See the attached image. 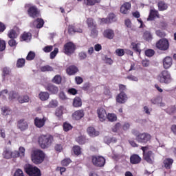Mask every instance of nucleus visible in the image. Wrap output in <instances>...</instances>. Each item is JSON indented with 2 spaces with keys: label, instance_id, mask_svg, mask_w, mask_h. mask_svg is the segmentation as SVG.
I'll list each match as a JSON object with an SVG mask.
<instances>
[{
  "label": "nucleus",
  "instance_id": "nucleus-10",
  "mask_svg": "<svg viewBox=\"0 0 176 176\" xmlns=\"http://www.w3.org/2000/svg\"><path fill=\"white\" fill-rule=\"evenodd\" d=\"M47 120V118L46 117H43V118L36 117L34 119V125L36 126V127H38V129H42V127L45 126Z\"/></svg>",
  "mask_w": 176,
  "mask_h": 176
},
{
  "label": "nucleus",
  "instance_id": "nucleus-34",
  "mask_svg": "<svg viewBox=\"0 0 176 176\" xmlns=\"http://www.w3.org/2000/svg\"><path fill=\"white\" fill-rule=\"evenodd\" d=\"M140 43H132L131 45V47L134 50L135 52H137L138 53H141V48H140Z\"/></svg>",
  "mask_w": 176,
  "mask_h": 176
},
{
  "label": "nucleus",
  "instance_id": "nucleus-38",
  "mask_svg": "<svg viewBox=\"0 0 176 176\" xmlns=\"http://www.w3.org/2000/svg\"><path fill=\"white\" fill-rule=\"evenodd\" d=\"M76 140L78 142V144H80V145H83V144H86V142H87V140H86V138L82 135L78 136L76 139Z\"/></svg>",
  "mask_w": 176,
  "mask_h": 176
},
{
  "label": "nucleus",
  "instance_id": "nucleus-44",
  "mask_svg": "<svg viewBox=\"0 0 176 176\" xmlns=\"http://www.w3.org/2000/svg\"><path fill=\"white\" fill-rule=\"evenodd\" d=\"M25 64V59L24 58H19L16 62V67L17 68H23Z\"/></svg>",
  "mask_w": 176,
  "mask_h": 176
},
{
  "label": "nucleus",
  "instance_id": "nucleus-21",
  "mask_svg": "<svg viewBox=\"0 0 176 176\" xmlns=\"http://www.w3.org/2000/svg\"><path fill=\"white\" fill-rule=\"evenodd\" d=\"M102 23H113V21H116V16L115 14H109L107 19H101Z\"/></svg>",
  "mask_w": 176,
  "mask_h": 176
},
{
  "label": "nucleus",
  "instance_id": "nucleus-37",
  "mask_svg": "<svg viewBox=\"0 0 176 176\" xmlns=\"http://www.w3.org/2000/svg\"><path fill=\"white\" fill-rule=\"evenodd\" d=\"M1 113L4 116H8V115H10V113H12V111H10V109L8 107H3L1 108Z\"/></svg>",
  "mask_w": 176,
  "mask_h": 176
},
{
  "label": "nucleus",
  "instance_id": "nucleus-20",
  "mask_svg": "<svg viewBox=\"0 0 176 176\" xmlns=\"http://www.w3.org/2000/svg\"><path fill=\"white\" fill-rule=\"evenodd\" d=\"M85 116V113L83 112V110H78L76 111L73 114H72V118L74 120H80L82 118Z\"/></svg>",
  "mask_w": 176,
  "mask_h": 176
},
{
  "label": "nucleus",
  "instance_id": "nucleus-8",
  "mask_svg": "<svg viewBox=\"0 0 176 176\" xmlns=\"http://www.w3.org/2000/svg\"><path fill=\"white\" fill-rule=\"evenodd\" d=\"M92 163L96 167H103L105 164V158L102 156H95L92 157Z\"/></svg>",
  "mask_w": 176,
  "mask_h": 176
},
{
  "label": "nucleus",
  "instance_id": "nucleus-1",
  "mask_svg": "<svg viewBox=\"0 0 176 176\" xmlns=\"http://www.w3.org/2000/svg\"><path fill=\"white\" fill-rule=\"evenodd\" d=\"M37 141L41 149H47L53 144V136L51 135H41Z\"/></svg>",
  "mask_w": 176,
  "mask_h": 176
},
{
  "label": "nucleus",
  "instance_id": "nucleus-28",
  "mask_svg": "<svg viewBox=\"0 0 176 176\" xmlns=\"http://www.w3.org/2000/svg\"><path fill=\"white\" fill-rule=\"evenodd\" d=\"M12 155V150L10 148H5L2 153V156L4 159H11Z\"/></svg>",
  "mask_w": 176,
  "mask_h": 176
},
{
  "label": "nucleus",
  "instance_id": "nucleus-48",
  "mask_svg": "<svg viewBox=\"0 0 176 176\" xmlns=\"http://www.w3.org/2000/svg\"><path fill=\"white\" fill-rule=\"evenodd\" d=\"M73 151L75 155L77 156L82 153V148L79 146H75L73 147Z\"/></svg>",
  "mask_w": 176,
  "mask_h": 176
},
{
  "label": "nucleus",
  "instance_id": "nucleus-3",
  "mask_svg": "<svg viewBox=\"0 0 176 176\" xmlns=\"http://www.w3.org/2000/svg\"><path fill=\"white\" fill-rule=\"evenodd\" d=\"M157 80L160 83H165L166 85L171 83V74L168 71L164 70L157 76Z\"/></svg>",
  "mask_w": 176,
  "mask_h": 176
},
{
  "label": "nucleus",
  "instance_id": "nucleus-17",
  "mask_svg": "<svg viewBox=\"0 0 176 176\" xmlns=\"http://www.w3.org/2000/svg\"><path fill=\"white\" fill-rule=\"evenodd\" d=\"M19 34L20 33L16 31V27H14L12 29L10 30L7 34L8 38L10 39H16Z\"/></svg>",
  "mask_w": 176,
  "mask_h": 176
},
{
  "label": "nucleus",
  "instance_id": "nucleus-7",
  "mask_svg": "<svg viewBox=\"0 0 176 176\" xmlns=\"http://www.w3.org/2000/svg\"><path fill=\"white\" fill-rule=\"evenodd\" d=\"M151 138H152L151 134L142 133L138 136L136 141H138V142H140V144H146L148 141H151Z\"/></svg>",
  "mask_w": 176,
  "mask_h": 176
},
{
  "label": "nucleus",
  "instance_id": "nucleus-16",
  "mask_svg": "<svg viewBox=\"0 0 176 176\" xmlns=\"http://www.w3.org/2000/svg\"><path fill=\"white\" fill-rule=\"evenodd\" d=\"M17 127L21 130V131H25V130L28 129V122H27L24 119L20 120L18 122Z\"/></svg>",
  "mask_w": 176,
  "mask_h": 176
},
{
  "label": "nucleus",
  "instance_id": "nucleus-59",
  "mask_svg": "<svg viewBox=\"0 0 176 176\" xmlns=\"http://www.w3.org/2000/svg\"><path fill=\"white\" fill-rule=\"evenodd\" d=\"M43 50L45 53H50L52 50H53V46L52 45H47L43 48Z\"/></svg>",
  "mask_w": 176,
  "mask_h": 176
},
{
  "label": "nucleus",
  "instance_id": "nucleus-58",
  "mask_svg": "<svg viewBox=\"0 0 176 176\" xmlns=\"http://www.w3.org/2000/svg\"><path fill=\"white\" fill-rule=\"evenodd\" d=\"M98 35V31H97V29H96V28H91V36H92V38H96Z\"/></svg>",
  "mask_w": 176,
  "mask_h": 176
},
{
  "label": "nucleus",
  "instance_id": "nucleus-61",
  "mask_svg": "<svg viewBox=\"0 0 176 176\" xmlns=\"http://www.w3.org/2000/svg\"><path fill=\"white\" fill-rule=\"evenodd\" d=\"M166 112L169 113V115H172V113H175L176 112L175 106H172L167 109Z\"/></svg>",
  "mask_w": 176,
  "mask_h": 176
},
{
  "label": "nucleus",
  "instance_id": "nucleus-13",
  "mask_svg": "<svg viewBox=\"0 0 176 176\" xmlns=\"http://www.w3.org/2000/svg\"><path fill=\"white\" fill-rule=\"evenodd\" d=\"M173 65V58L170 56H166L163 59V67L165 69H168Z\"/></svg>",
  "mask_w": 176,
  "mask_h": 176
},
{
  "label": "nucleus",
  "instance_id": "nucleus-14",
  "mask_svg": "<svg viewBox=\"0 0 176 176\" xmlns=\"http://www.w3.org/2000/svg\"><path fill=\"white\" fill-rule=\"evenodd\" d=\"M156 17H159V11L156 10L155 8L151 9L147 21H152L155 20Z\"/></svg>",
  "mask_w": 176,
  "mask_h": 176
},
{
  "label": "nucleus",
  "instance_id": "nucleus-60",
  "mask_svg": "<svg viewBox=\"0 0 176 176\" xmlns=\"http://www.w3.org/2000/svg\"><path fill=\"white\" fill-rule=\"evenodd\" d=\"M126 79L131 80L132 82H138V77L134 75H129L126 77Z\"/></svg>",
  "mask_w": 176,
  "mask_h": 176
},
{
  "label": "nucleus",
  "instance_id": "nucleus-46",
  "mask_svg": "<svg viewBox=\"0 0 176 176\" xmlns=\"http://www.w3.org/2000/svg\"><path fill=\"white\" fill-rule=\"evenodd\" d=\"M53 83H56V85H60L61 83V76L56 75L52 79Z\"/></svg>",
  "mask_w": 176,
  "mask_h": 176
},
{
  "label": "nucleus",
  "instance_id": "nucleus-25",
  "mask_svg": "<svg viewBox=\"0 0 176 176\" xmlns=\"http://www.w3.org/2000/svg\"><path fill=\"white\" fill-rule=\"evenodd\" d=\"M50 97V94L46 91H41L38 94V98L41 101H47Z\"/></svg>",
  "mask_w": 176,
  "mask_h": 176
},
{
  "label": "nucleus",
  "instance_id": "nucleus-19",
  "mask_svg": "<svg viewBox=\"0 0 176 176\" xmlns=\"http://www.w3.org/2000/svg\"><path fill=\"white\" fill-rule=\"evenodd\" d=\"M87 132L88 135L89 137H97L100 135V132L98 131H96V129L93 126H89L87 129Z\"/></svg>",
  "mask_w": 176,
  "mask_h": 176
},
{
  "label": "nucleus",
  "instance_id": "nucleus-52",
  "mask_svg": "<svg viewBox=\"0 0 176 176\" xmlns=\"http://www.w3.org/2000/svg\"><path fill=\"white\" fill-rule=\"evenodd\" d=\"M57 105H58V102L56 100H52L48 104V108H56Z\"/></svg>",
  "mask_w": 176,
  "mask_h": 176
},
{
  "label": "nucleus",
  "instance_id": "nucleus-47",
  "mask_svg": "<svg viewBox=\"0 0 176 176\" xmlns=\"http://www.w3.org/2000/svg\"><path fill=\"white\" fill-rule=\"evenodd\" d=\"M35 52L30 51L28 54V56H26V60H28V61H31L32 60H34V58H35Z\"/></svg>",
  "mask_w": 176,
  "mask_h": 176
},
{
  "label": "nucleus",
  "instance_id": "nucleus-40",
  "mask_svg": "<svg viewBox=\"0 0 176 176\" xmlns=\"http://www.w3.org/2000/svg\"><path fill=\"white\" fill-rule=\"evenodd\" d=\"M82 32L83 31L80 28L75 29L72 25L69 26V33L70 34H75V32L82 33Z\"/></svg>",
  "mask_w": 176,
  "mask_h": 176
},
{
  "label": "nucleus",
  "instance_id": "nucleus-35",
  "mask_svg": "<svg viewBox=\"0 0 176 176\" xmlns=\"http://www.w3.org/2000/svg\"><path fill=\"white\" fill-rule=\"evenodd\" d=\"M107 118L109 122H116L118 120V117L115 113H109L107 115Z\"/></svg>",
  "mask_w": 176,
  "mask_h": 176
},
{
  "label": "nucleus",
  "instance_id": "nucleus-26",
  "mask_svg": "<svg viewBox=\"0 0 176 176\" xmlns=\"http://www.w3.org/2000/svg\"><path fill=\"white\" fill-rule=\"evenodd\" d=\"M163 99L161 97L153 98L151 99V102L154 105H160L161 107H164V103H163Z\"/></svg>",
  "mask_w": 176,
  "mask_h": 176
},
{
  "label": "nucleus",
  "instance_id": "nucleus-54",
  "mask_svg": "<svg viewBox=\"0 0 176 176\" xmlns=\"http://www.w3.org/2000/svg\"><path fill=\"white\" fill-rule=\"evenodd\" d=\"M87 23L89 28H96V23H94L93 19L91 18L88 19L87 21Z\"/></svg>",
  "mask_w": 176,
  "mask_h": 176
},
{
  "label": "nucleus",
  "instance_id": "nucleus-56",
  "mask_svg": "<svg viewBox=\"0 0 176 176\" xmlns=\"http://www.w3.org/2000/svg\"><path fill=\"white\" fill-rule=\"evenodd\" d=\"M128 72H130L131 71H135L137 69V65L134 63H131L129 64V68L126 69Z\"/></svg>",
  "mask_w": 176,
  "mask_h": 176
},
{
  "label": "nucleus",
  "instance_id": "nucleus-53",
  "mask_svg": "<svg viewBox=\"0 0 176 176\" xmlns=\"http://www.w3.org/2000/svg\"><path fill=\"white\" fill-rule=\"evenodd\" d=\"M130 122H125L121 125V127L124 131H127V130H130Z\"/></svg>",
  "mask_w": 176,
  "mask_h": 176
},
{
  "label": "nucleus",
  "instance_id": "nucleus-62",
  "mask_svg": "<svg viewBox=\"0 0 176 176\" xmlns=\"http://www.w3.org/2000/svg\"><path fill=\"white\" fill-rule=\"evenodd\" d=\"M58 53V48H54V51H52L50 53V58H52L53 60V58H54V57H56V56H57V54Z\"/></svg>",
  "mask_w": 176,
  "mask_h": 176
},
{
  "label": "nucleus",
  "instance_id": "nucleus-45",
  "mask_svg": "<svg viewBox=\"0 0 176 176\" xmlns=\"http://www.w3.org/2000/svg\"><path fill=\"white\" fill-rule=\"evenodd\" d=\"M143 37L146 41H152V34L148 31L144 32Z\"/></svg>",
  "mask_w": 176,
  "mask_h": 176
},
{
  "label": "nucleus",
  "instance_id": "nucleus-36",
  "mask_svg": "<svg viewBox=\"0 0 176 176\" xmlns=\"http://www.w3.org/2000/svg\"><path fill=\"white\" fill-rule=\"evenodd\" d=\"M19 102L20 104H24V102H30V96H21L18 98Z\"/></svg>",
  "mask_w": 176,
  "mask_h": 176
},
{
  "label": "nucleus",
  "instance_id": "nucleus-18",
  "mask_svg": "<svg viewBox=\"0 0 176 176\" xmlns=\"http://www.w3.org/2000/svg\"><path fill=\"white\" fill-rule=\"evenodd\" d=\"M45 89L50 91L51 94H57L58 93V87L53 84H48Z\"/></svg>",
  "mask_w": 176,
  "mask_h": 176
},
{
  "label": "nucleus",
  "instance_id": "nucleus-32",
  "mask_svg": "<svg viewBox=\"0 0 176 176\" xmlns=\"http://www.w3.org/2000/svg\"><path fill=\"white\" fill-rule=\"evenodd\" d=\"M173 163H174V160L171 158H166L164 160V167H166L168 169L171 168Z\"/></svg>",
  "mask_w": 176,
  "mask_h": 176
},
{
  "label": "nucleus",
  "instance_id": "nucleus-43",
  "mask_svg": "<svg viewBox=\"0 0 176 176\" xmlns=\"http://www.w3.org/2000/svg\"><path fill=\"white\" fill-rule=\"evenodd\" d=\"M2 100H7L8 96H9V91L8 89H3L0 91Z\"/></svg>",
  "mask_w": 176,
  "mask_h": 176
},
{
  "label": "nucleus",
  "instance_id": "nucleus-55",
  "mask_svg": "<svg viewBox=\"0 0 176 176\" xmlns=\"http://www.w3.org/2000/svg\"><path fill=\"white\" fill-rule=\"evenodd\" d=\"M63 129L64 131H69V130H72V125H71L69 123L65 122L63 124Z\"/></svg>",
  "mask_w": 176,
  "mask_h": 176
},
{
  "label": "nucleus",
  "instance_id": "nucleus-31",
  "mask_svg": "<svg viewBox=\"0 0 176 176\" xmlns=\"http://www.w3.org/2000/svg\"><path fill=\"white\" fill-rule=\"evenodd\" d=\"M157 6L159 10H160L161 12L167 10V9H168V6L164 1H160L157 4Z\"/></svg>",
  "mask_w": 176,
  "mask_h": 176
},
{
  "label": "nucleus",
  "instance_id": "nucleus-39",
  "mask_svg": "<svg viewBox=\"0 0 176 176\" xmlns=\"http://www.w3.org/2000/svg\"><path fill=\"white\" fill-rule=\"evenodd\" d=\"M73 105L76 108H78L79 107H82V100H80V98H75L73 101Z\"/></svg>",
  "mask_w": 176,
  "mask_h": 176
},
{
  "label": "nucleus",
  "instance_id": "nucleus-5",
  "mask_svg": "<svg viewBox=\"0 0 176 176\" xmlns=\"http://www.w3.org/2000/svg\"><path fill=\"white\" fill-rule=\"evenodd\" d=\"M148 149L147 146H143L142 147V150L143 151V156L144 160L147 162V163H149L150 164H153V162H155V153L152 151H148L147 153H145V151Z\"/></svg>",
  "mask_w": 176,
  "mask_h": 176
},
{
  "label": "nucleus",
  "instance_id": "nucleus-2",
  "mask_svg": "<svg viewBox=\"0 0 176 176\" xmlns=\"http://www.w3.org/2000/svg\"><path fill=\"white\" fill-rule=\"evenodd\" d=\"M46 155L41 149H34L31 152V160L34 164H41L45 161Z\"/></svg>",
  "mask_w": 176,
  "mask_h": 176
},
{
  "label": "nucleus",
  "instance_id": "nucleus-12",
  "mask_svg": "<svg viewBox=\"0 0 176 176\" xmlns=\"http://www.w3.org/2000/svg\"><path fill=\"white\" fill-rule=\"evenodd\" d=\"M28 13L30 17H38L39 16V12L38 11V9L35 6H31L29 8L28 10Z\"/></svg>",
  "mask_w": 176,
  "mask_h": 176
},
{
  "label": "nucleus",
  "instance_id": "nucleus-11",
  "mask_svg": "<svg viewBox=\"0 0 176 176\" xmlns=\"http://www.w3.org/2000/svg\"><path fill=\"white\" fill-rule=\"evenodd\" d=\"M75 52V45L72 43H67L65 45V53L67 56H71Z\"/></svg>",
  "mask_w": 176,
  "mask_h": 176
},
{
  "label": "nucleus",
  "instance_id": "nucleus-22",
  "mask_svg": "<svg viewBox=\"0 0 176 176\" xmlns=\"http://www.w3.org/2000/svg\"><path fill=\"white\" fill-rule=\"evenodd\" d=\"M131 8V4H130V3H124L120 8V13H122V14H127Z\"/></svg>",
  "mask_w": 176,
  "mask_h": 176
},
{
  "label": "nucleus",
  "instance_id": "nucleus-42",
  "mask_svg": "<svg viewBox=\"0 0 176 176\" xmlns=\"http://www.w3.org/2000/svg\"><path fill=\"white\" fill-rule=\"evenodd\" d=\"M102 60L105 63V64H109V65H112V64H113V60L112 58L107 56V55L103 56Z\"/></svg>",
  "mask_w": 176,
  "mask_h": 176
},
{
  "label": "nucleus",
  "instance_id": "nucleus-30",
  "mask_svg": "<svg viewBox=\"0 0 176 176\" xmlns=\"http://www.w3.org/2000/svg\"><path fill=\"white\" fill-rule=\"evenodd\" d=\"M32 38L31 33L25 32L21 35V41H24L25 42H30Z\"/></svg>",
  "mask_w": 176,
  "mask_h": 176
},
{
  "label": "nucleus",
  "instance_id": "nucleus-29",
  "mask_svg": "<svg viewBox=\"0 0 176 176\" xmlns=\"http://www.w3.org/2000/svg\"><path fill=\"white\" fill-rule=\"evenodd\" d=\"M79 70L76 66L72 65L67 69L68 75H75Z\"/></svg>",
  "mask_w": 176,
  "mask_h": 176
},
{
  "label": "nucleus",
  "instance_id": "nucleus-63",
  "mask_svg": "<svg viewBox=\"0 0 176 176\" xmlns=\"http://www.w3.org/2000/svg\"><path fill=\"white\" fill-rule=\"evenodd\" d=\"M78 57L80 60H85V58H87V54L85 52H81L78 54Z\"/></svg>",
  "mask_w": 176,
  "mask_h": 176
},
{
  "label": "nucleus",
  "instance_id": "nucleus-9",
  "mask_svg": "<svg viewBox=\"0 0 176 176\" xmlns=\"http://www.w3.org/2000/svg\"><path fill=\"white\" fill-rule=\"evenodd\" d=\"M98 118L100 122H105L107 120V111L104 107H99L97 109Z\"/></svg>",
  "mask_w": 176,
  "mask_h": 176
},
{
  "label": "nucleus",
  "instance_id": "nucleus-51",
  "mask_svg": "<svg viewBox=\"0 0 176 176\" xmlns=\"http://www.w3.org/2000/svg\"><path fill=\"white\" fill-rule=\"evenodd\" d=\"M41 71H42V72H52V71H53V67H52L49 65L42 66L41 67Z\"/></svg>",
  "mask_w": 176,
  "mask_h": 176
},
{
  "label": "nucleus",
  "instance_id": "nucleus-57",
  "mask_svg": "<svg viewBox=\"0 0 176 176\" xmlns=\"http://www.w3.org/2000/svg\"><path fill=\"white\" fill-rule=\"evenodd\" d=\"M115 53L116 56L122 57V56H124V50L118 48L116 50Z\"/></svg>",
  "mask_w": 176,
  "mask_h": 176
},
{
  "label": "nucleus",
  "instance_id": "nucleus-24",
  "mask_svg": "<svg viewBox=\"0 0 176 176\" xmlns=\"http://www.w3.org/2000/svg\"><path fill=\"white\" fill-rule=\"evenodd\" d=\"M103 35L104 38H107L108 39H113V36H115V33L113 30L111 29H107L104 31Z\"/></svg>",
  "mask_w": 176,
  "mask_h": 176
},
{
  "label": "nucleus",
  "instance_id": "nucleus-41",
  "mask_svg": "<svg viewBox=\"0 0 176 176\" xmlns=\"http://www.w3.org/2000/svg\"><path fill=\"white\" fill-rule=\"evenodd\" d=\"M101 0H84L85 5L87 6H93L96 3L100 2Z\"/></svg>",
  "mask_w": 176,
  "mask_h": 176
},
{
  "label": "nucleus",
  "instance_id": "nucleus-23",
  "mask_svg": "<svg viewBox=\"0 0 176 176\" xmlns=\"http://www.w3.org/2000/svg\"><path fill=\"white\" fill-rule=\"evenodd\" d=\"M44 24H45V22L43 21V19H37L36 21L33 22V23L31 24V26L36 27V28H42Z\"/></svg>",
  "mask_w": 176,
  "mask_h": 176
},
{
  "label": "nucleus",
  "instance_id": "nucleus-15",
  "mask_svg": "<svg viewBox=\"0 0 176 176\" xmlns=\"http://www.w3.org/2000/svg\"><path fill=\"white\" fill-rule=\"evenodd\" d=\"M126 101H127V95L124 92H121L116 96V102L118 104H124Z\"/></svg>",
  "mask_w": 176,
  "mask_h": 176
},
{
  "label": "nucleus",
  "instance_id": "nucleus-49",
  "mask_svg": "<svg viewBox=\"0 0 176 176\" xmlns=\"http://www.w3.org/2000/svg\"><path fill=\"white\" fill-rule=\"evenodd\" d=\"M122 127V124H120V122H118L115 124V126H113L111 129L113 133H118V130H120Z\"/></svg>",
  "mask_w": 176,
  "mask_h": 176
},
{
  "label": "nucleus",
  "instance_id": "nucleus-64",
  "mask_svg": "<svg viewBox=\"0 0 176 176\" xmlns=\"http://www.w3.org/2000/svg\"><path fill=\"white\" fill-rule=\"evenodd\" d=\"M14 176H25V175L21 169H16V170L14 174Z\"/></svg>",
  "mask_w": 176,
  "mask_h": 176
},
{
  "label": "nucleus",
  "instance_id": "nucleus-4",
  "mask_svg": "<svg viewBox=\"0 0 176 176\" xmlns=\"http://www.w3.org/2000/svg\"><path fill=\"white\" fill-rule=\"evenodd\" d=\"M25 171L28 175L30 176H41V169L36 166H34L30 164L25 165Z\"/></svg>",
  "mask_w": 176,
  "mask_h": 176
},
{
  "label": "nucleus",
  "instance_id": "nucleus-50",
  "mask_svg": "<svg viewBox=\"0 0 176 176\" xmlns=\"http://www.w3.org/2000/svg\"><path fill=\"white\" fill-rule=\"evenodd\" d=\"M19 157L23 159L25 156V148L23 146H20L19 148Z\"/></svg>",
  "mask_w": 176,
  "mask_h": 176
},
{
  "label": "nucleus",
  "instance_id": "nucleus-27",
  "mask_svg": "<svg viewBox=\"0 0 176 176\" xmlns=\"http://www.w3.org/2000/svg\"><path fill=\"white\" fill-rule=\"evenodd\" d=\"M130 160H131V163L132 164H138V163L141 162V158L140 157V156L138 155H133L131 157H130Z\"/></svg>",
  "mask_w": 176,
  "mask_h": 176
},
{
  "label": "nucleus",
  "instance_id": "nucleus-6",
  "mask_svg": "<svg viewBox=\"0 0 176 176\" xmlns=\"http://www.w3.org/2000/svg\"><path fill=\"white\" fill-rule=\"evenodd\" d=\"M155 47L159 49V50L166 52V50H168V47H170V43H168V40L166 38H161L156 43Z\"/></svg>",
  "mask_w": 176,
  "mask_h": 176
},
{
  "label": "nucleus",
  "instance_id": "nucleus-33",
  "mask_svg": "<svg viewBox=\"0 0 176 176\" xmlns=\"http://www.w3.org/2000/svg\"><path fill=\"white\" fill-rule=\"evenodd\" d=\"M17 97H19V94L14 91H11L8 93V100H10V101H13V100H16Z\"/></svg>",
  "mask_w": 176,
  "mask_h": 176
}]
</instances>
